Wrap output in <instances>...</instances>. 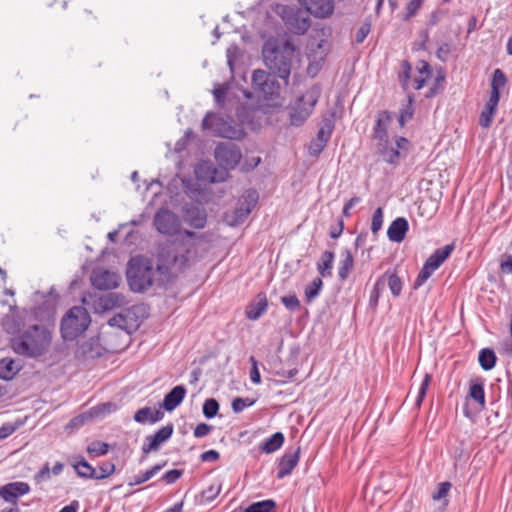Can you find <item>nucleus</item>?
I'll return each mask as SVG.
<instances>
[{
  "mask_svg": "<svg viewBox=\"0 0 512 512\" xmlns=\"http://www.w3.org/2000/svg\"><path fill=\"white\" fill-rule=\"evenodd\" d=\"M182 235L188 239L177 238L159 246L157 271L167 280L177 277L190 266L196 246L195 239L203 238V235L198 236L190 230H184Z\"/></svg>",
  "mask_w": 512,
  "mask_h": 512,
  "instance_id": "nucleus-1",
  "label": "nucleus"
},
{
  "mask_svg": "<svg viewBox=\"0 0 512 512\" xmlns=\"http://www.w3.org/2000/svg\"><path fill=\"white\" fill-rule=\"evenodd\" d=\"M214 157L219 168L209 162L199 164L195 169L199 179L210 183L224 182L229 176V170H233L239 164L242 153L236 144L221 142L215 148Z\"/></svg>",
  "mask_w": 512,
  "mask_h": 512,
  "instance_id": "nucleus-2",
  "label": "nucleus"
},
{
  "mask_svg": "<svg viewBox=\"0 0 512 512\" xmlns=\"http://www.w3.org/2000/svg\"><path fill=\"white\" fill-rule=\"evenodd\" d=\"M52 342L51 331L44 325L34 324L11 340V347L18 355L36 358L44 355Z\"/></svg>",
  "mask_w": 512,
  "mask_h": 512,
  "instance_id": "nucleus-3",
  "label": "nucleus"
},
{
  "mask_svg": "<svg viewBox=\"0 0 512 512\" xmlns=\"http://www.w3.org/2000/svg\"><path fill=\"white\" fill-rule=\"evenodd\" d=\"M294 54L295 47L288 40L280 42L277 39H268L262 48L265 65L286 83L291 73Z\"/></svg>",
  "mask_w": 512,
  "mask_h": 512,
  "instance_id": "nucleus-4",
  "label": "nucleus"
},
{
  "mask_svg": "<svg viewBox=\"0 0 512 512\" xmlns=\"http://www.w3.org/2000/svg\"><path fill=\"white\" fill-rule=\"evenodd\" d=\"M126 276L133 292L146 291L153 284L154 269L151 260L142 255L132 257L127 264Z\"/></svg>",
  "mask_w": 512,
  "mask_h": 512,
  "instance_id": "nucleus-5",
  "label": "nucleus"
},
{
  "mask_svg": "<svg viewBox=\"0 0 512 512\" xmlns=\"http://www.w3.org/2000/svg\"><path fill=\"white\" fill-rule=\"evenodd\" d=\"M90 323L91 318L87 309L82 306H74L61 320V336L66 341H73L88 329Z\"/></svg>",
  "mask_w": 512,
  "mask_h": 512,
  "instance_id": "nucleus-6",
  "label": "nucleus"
},
{
  "mask_svg": "<svg viewBox=\"0 0 512 512\" xmlns=\"http://www.w3.org/2000/svg\"><path fill=\"white\" fill-rule=\"evenodd\" d=\"M321 96L319 86H312L305 94L296 98L289 107V123L291 126H302L312 114L315 105Z\"/></svg>",
  "mask_w": 512,
  "mask_h": 512,
  "instance_id": "nucleus-7",
  "label": "nucleus"
},
{
  "mask_svg": "<svg viewBox=\"0 0 512 512\" xmlns=\"http://www.w3.org/2000/svg\"><path fill=\"white\" fill-rule=\"evenodd\" d=\"M455 245L453 243L447 244L441 248L436 249L424 262L422 269L418 273L413 287L418 289L421 287L431 275L445 262V260L454 251Z\"/></svg>",
  "mask_w": 512,
  "mask_h": 512,
  "instance_id": "nucleus-8",
  "label": "nucleus"
},
{
  "mask_svg": "<svg viewBox=\"0 0 512 512\" xmlns=\"http://www.w3.org/2000/svg\"><path fill=\"white\" fill-rule=\"evenodd\" d=\"M204 130H212L216 135L228 139H241L245 132L239 125L218 117L215 113L209 112L202 120Z\"/></svg>",
  "mask_w": 512,
  "mask_h": 512,
  "instance_id": "nucleus-9",
  "label": "nucleus"
},
{
  "mask_svg": "<svg viewBox=\"0 0 512 512\" xmlns=\"http://www.w3.org/2000/svg\"><path fill=\"white\" fill-rule=\"evenodd\" d=\"M252 87L258 96L264 100H273L280 93V84L275 76L261 69L253 72Z\"/></svg>",
  "mask_w": 512,
  "mask_h": 512,
  "instance_id": "nucleus-10",
  "label": "nucleus"
},
{
  "mask_svg": "<svg viewBox=\"0 0 512 512\" xmlns=\"http://www.w3.org/2000/svg\"><path fill=\"white\" fill-rule=\"evenodd\" d=\"M153 224L160 234L167 236L176 235L181 228L179 217L166 208H161L156 212Z\"/></svg>",
  "mask_w": 512,
  "mask_h": 512,
  "instance_id": "nucleus-11",
  "label": "nucleus"
},
{
  "mask_svg": "<svg viewBox=\"0 0 512 512\" xmlns=\"http://www.w3.org/2000/svg\"><path fill=\"white\" fill-rule=\"evenodd\" d=\"M258 201V193L254 189L247 190L237 202L233 211V219L229 221L232 226L239 225L245 221L248 215L252 212Z\"/></svg>",
  "mask_w": 512,
  "mask_h": 512,
  "instance_id": "nucleus-12",
  "label": "nucleus"
},
{
  "mask_svg": "<svg viewBox=\"0 0 512 512\" xmlns=\"http://www.w3.org/2000/svg\"><path fill=\"white\" fill-rule=\"evenodd\" d=\"M173 431V423H168L154 434L147 435L141 448L142 453L148 455L152 451H157L163 443L171 438Z\"/></svg>",
  "mask_w": 512,
  "mask_h": 512,
  "instance_id": "nucleus-13",
  "label": "nucleus"
},
{
  "mask_svg": "<svg viewBox=\"0 0 512 512\" xmlns=\"http://www.w3.org/2000/svg\"><path fill=\"white\" fill-rule=\"evenodd\" d=\"M120 276L105 269H95L91 275V283L98 290H111L119 286Z\"/></svg>",
  "mask_w": 512,
  "mask_h": 512,
  "instance_id": "nucleus-14",
  "label": "nucleus"
},
{
  "mask_svg": "<svg viewBox=\"0 0 512 512\" xmlns=\"http://www.w3.org/2000/svg\"><path fill=\"white\" fill-rule=\"evenodd\" d=\"M30 492L26 482L16 481L0 486V498L9 504H18V499Z\"/></svg>",
  "mask_w": 512,
  "mask_h": 512,
  "instance_id": "nucleus-15",
  "label": "nucleus"
},
{
  "mask_svg": "<svg viewBox=\"0 0 512 512\" xmlns=\"http://www.w3.org/2000/svg\"><path fill=\"white\" fill-rule=\"evenodd\" d=\"M300 4L316 18L324 19L332 15L334 0H299Z\"/></svg>",
  "mask_w": 512,
  "mask_h": 512,
  "instance_id": "nucleus-16",
  "label": "nucleus"
},
{
  "mask_svg": "<svg viewBox=\"0 0 512 512\" xmlns=\"http://www.w3.org/2000/svg\"><path fill=\"white\" fill-rule=\"evenodd\" d=\"M184 221L194 229H202L207 222V215L203 208L194 204H187L183 207Z\"/></svg>",
  "mask_w": 512,
  "mask_h": 512,
  "instance_id": "nucleus-17",
  "label": "nucleus"
},
{
  "mask_svg": "<svg viewBox=\"0 0 512 512\" xmlns=\"http://www.w3.org/2000/svg\"><path fill=\"white\" fill-rule=\"evenodd\" d=\"M393 119V114L387 110L379 111L376 117L375 125L373 127V139L378 141V144L388 142V127Z\"/></svg>",
  "mask_w": 512,
  "mask_h": 512,
  "instance_id": "nucleus-18",
  "label": "nucleus"
},
{
  "mask_svg": "<svg viewBox=\"0 0 512 512\" xmlns=\"http://www.w3.org/2000/svg\"><path fill=\"white\" fill-rule=\"evenodd\" d=\"M300 459V447L295 450H287L280 458L277 468V478L282 479L290 475Z\"/></svg>",
  "mask_w": 512,
  "mask_h": 512,
  "instance_id": "nucleus-19",
  "label": "nucleus"
},
{
  "mask_svg": "<svg viewBox=\"0 0 512 512\" xmlns=\"http://www.w3.org/2000/svg\"><path fill=\"white\" fill-rule=\"evenodd\" d=\"M332 131L333 124L330 121L326 122L325 125L319 129L317 137L312 140L309 145V154L311 156H318L324 150L331 137Z\"/></svg>",
  "mask_w": 512,
  "mask_h": 512,
  "instance_id": "nucleus-20",
  "label": "nucleus"
},
{
  "mask_svg": "<svg viewBox=\"0 0 512 512\" xmlns=\"http://www.w3.org/2000/svg\"><path fill=\"white\" fill-rule=\"evenodd\" d=\"M1 326L6 333L15 336L19 335L23 331L21 329L23 326V320L17 314V307L15 305H10V312L3 317Z\"/></svg>",
  "mask_w": 512,
  "mask_h": 512,
  "instance_id": "nucleus-21",
  "label": "nucleus"
},
{
  "mask_svg": "<svg viewBox=\"0 0 512 512\" xmlns=\"http://www.w3.org/2000/svg\"><path fill=\"white\" fill-rule=\"evenodd\" d=\"M408 229L409 224L407 219L404 217H398L389 225L387 236L389 240L400 243L405 239Z\"/></svg>",
  "mask_w": 512,
  "mask_h": 512,
  "instance_id": "nucleus-22",
  "label": "nucleus"
},
{
  "mask_svg": "<svg viewBox=\"0 0 512 512\" xmlns=\"http://www.w3.org/2000/svg\"><path fill=\"white\" fill-rule=\"evenodd\" d=\"M186 388L183 385H177L174 388L171 389L170 392H168L163 400V407L166 411H173L176 407H178L185 395H186Z\"/></svg>",
  "mask_w": 512,
  "mask_h": 512,
  "instance_id": "nucleus-23",
  "label": "nucleus"
},
{
  "mask_svg": "<svg viewBox=\"0 0 512 512\" xmlns=\"http://www.w3.org/2000/svg\"><path fill=\"white\" fill-rule=\"evenodd\" d=\"M164 417V412L160 409H152L150 407H143L136 411L134 420L140 424H154Z\"/></svg>",
  "mask_w": 512,
  "mask_h": 512,
  "instance_id": "nucleus-24",
  "label": "nucleus"
},
{
  "mask_svg": "<svg viewBox=\"0 0 512 512\" xmlns=\"http://www.w3.org/2000/svg\"><path fill=\"white\" fill-rule=\"evenodd\" d=\"M378 280L382 281L383 288L385 285L389 287L394 297H398L401 294L403 283L394 270L388 269Z\"/></svg>",
  "mask_w": 512,
  "mask_h": 512,
  "instance_id": "nucleus-25",
  "label": "nucleus"
},
{
  "mask_svg": "<svg viewBox=\"0 0 512 512\" xmlns=\"http://www.w3.org/2000/svg\"><path fill=\"white\" fill-rule=\"evenodd\" d=\"M268 302L265 294H258L257 301L251 303L245 311L246 317L249 320H258L262 314L267 310Z\"/></svg>",
  "mask_w": 512,
  "mask_h": 512,
  "instance_id": "nucleus-26",
  "label": "nucleus"
},
{
  "mask_svg": "<svg viewBox=\"0 0 512 512\" xmlns=\"http://www.w3.org/2000/svg\"><path fill=\"white\" fill-rule=\"evenodd\" d=\"M20 366L12 358H3L0 360V379L11 380L19 372Z\"/></svg>",
  "mask_w": 512,
  "mask_h": 512,
  "instance_id": "nucleus-27",
  "label": "nucleus"
},
{
  "mask_svg": "<svg viewBox=\"0 0 512 512\" xmlns=\"http://www.w3.org/2000/svg\"><path fill=\"white\" fill-rule=\"evenodd\" d=\"M284 440V434L282 432H276L261 442L260 450L267 454L274 453L282 447Z\"/></svg>",
  "mask_w": 512,
  "mask_h": 512,
  "instance_id": "nucleus-28",
  "label": "nucleus"
},
{
  "mask_svg": "<svg viewBox=\"0 0 512 512\" xmlns=\"http://www.w3.org/2000/svg\"><path fill=\"white\" fill-rule=\"evenodd\" d=\"M378 153L382 156L383 160L392 165H396L399 162L400 151L396 147H390L389 141L384 144H377Z\"/></svg>",
  "mask_w": 512,
  "mask_h": 512,
  "instance_id": "nucleus-29",
  "label": "nucleus"
},
{
  "mask_svg": "<svg viewBox=\"0 0 512 512\" xmlns=\"http://www.w3.org/2000/svg\"><path fill=\"white\" fill-rule=\"evenodd\" d=\"M417 70L419 75L416 76L413 80V88L415 90H420L424 87L426 80L430 78L432 72L429 63L425 60H421L419 62Z\"/></svg>",
  "mask_w": 512,
  "mask_h": 512,
  "instance_id": "nucleus-30",
  "label": "nucleus"
},
{
  "mask_svg": "<svg viewBox=\"0 0 512 512\" xmlns=\"http://www.w3.org/2000/svg\"><path fill=\"white\" fill-rule=\"evenodd\" d=\"M276 502L272 499H266L254 502L245 509H234L232 512H273Z\"/></svg>",
  "mask_w": 512,
  "mask_h": 512,
  "instance_id": "nucleus-31",
  "label": "nucleus"
},
{
  "mask_svg": "<svg viewBox=\"0 0 512 512\" xmlns=\"http://www.w3.org/2000/svg\"><path fill=\"white\" fill-rule=\"evenodd\" d=\"M334 257L335 255L332 251H325L322 253L321 259L317 263V270L322 277H328L331 275Z\"/></svg>",
  "mask_w": 512,
  "mask_h": 512,
  "instance_id": "nucleus-32",
  "label": "nucleus"
},
{
  "mask_svg": "<svg viewBox=\"0 0 512 512\" xmlns=\"http://www.w3.org/2000/svg\"><path fill=\"white\" fill-rule=\"evenodd\" d=\"M479 364L482 367L483 370L489 371L492 368H494L496 364V354L495 352L490 348H483L479 352Z\"/></svg>",
  "mask_w": 512,
  "mask_h": 512,
  "instance_id": "nucleus-33",
  "label": "nucleus"
},
{
  "mask_svg": "<svg viewBox=\"0 0 512 512\" xmlns=\"http://www.w3.org/2000/svg\"><path fill=\"white\" fill-rule=\"evenodd\" d=\"M73 467L79 477L86 479H96V469L93 468L84 458L76 461Z\"/></svg>",
  "mask_w": 512,
  "mask_h": 512,
  "instance_id": "nucleus-34",
  "label": "nucleus"
},
{
  "mask_svg": "<svg viewBox=\"0 0 512 512\" xmlns=\"http://www.w3.org/2000/svg\"><path fill=\"white\" fill-rule=\"evenodd\" d=\"M353 265L354 260L351 252L349 250H345L343 253V258L341 259L338 267V276L340 280L344 281L348 278Z\"/></svg>",
  "mask_w": 512,
  "mask_h": 512,
  "instance_id": "nucleus-35",
  "label": "nucleus"
},
{
  "mask_svg": "<svg viewBox=\"0 0 512 512\" xmlns=\"http://www.w3.org/2000/svg\"><path fill=\"white\" fill-rule=\"evenodd\" d=\"M167 464L166 461H164L161 464H156L152 466L150 469L143 473H139L133 477V481L129 483L130 486L133 485H140L148 480H150L152 477H154L165 465Z\"/></svg>",
  "mask_w": 512,
  "mask_h": 512,
  "instance_id": "nucleus-36",
  "label": "nucleus"
},
{
  "mask_svg": "<svg viewBox=\"0 0 512 512\" xmlns=\"http://www.w3.org/2000/svg\"><path fill=\"white\" fill-rule=\"evenodd\" d=\"M469 396L477 402L481 408L485 407L484 385L479 381H472L469 387Z\"/></svg>",
  "mask_w": 512,
  "mask_h": 512,
  "instance_id": "nucleus-37",
  "label": "nucleus"
},
{
  "mask_svg": "<svg viewBox=\"0 0 512 512\" xmlns=\"http://www.w3.org/2000/svg\"><path fill=\"white\" fill-rule=\"evenodd\" d=\"M323 281L321 278L317 277L313 279V281L306 286L304 294L305 300L307 303L312 302L315 298H317L322 290Z\"/></svg>",
  "mask_w": 512,
  "mask_h": 512,
  "instance_id": "nucleus-38",
  "label": "nucleus"
},
{
  "mask_svg": "<svg viewBox=\"0 0 512 512\" xmlns=\"http://www.w3.org/2000/svg\"><path fill=\"white\" fill-rule=\"evenodd\" d=\"M401 69H402V71L398 76L399 82H400L403 90L407 91L409 88L412 66L408 60H403L401 62Z\"/></svg>",
  "mask_w": 512,
  "mask_h": 512,
  "instance_id": "nucleus-39",
  "label": "nucleus"
},
{
  "mask_svg": "<svg viewBox=\"0 0 512 512\" xmlns=\"http://www.w3.org/2000/svg\"><path fill=\"white\" fill-rule=\"evenodd\" d=\"M412 102H413V96L409 95L408 96V104L403 109H401L400 115L398 118L399 125L401 127H404L405 124L408 121H410L414 115V108H413Z\"/></svg>",
  "mask_w": 512,
  "mask_h": 512,
  "instance_id": "nucleus-40",
  "label": "nucleus"
},
{
  "mask_svg": "<svg viewBox=\"0 0 512 512\" xmlns=\"http://www.w3.org/2000/svg\"><path fill=\"white\" fill-rule=\"evenodd\" d=\"M219 411V403L214 398H208L203 404V414L206 418H214Z\"/></svg>",
  "mask_w": 512,
  "mask_h": 512,
  "instance_id": "nucleus-41",
  "label": "nucleus"
},
{
  "mask_svg": "<svg viewBox=\"0 0 512 512\" xmlns=\"http://www.w3.org/2000/svg\"><path fill=\"white\" fill-rule=\"evenodd\" d=\"M255 402L256 400L252 398L237 397L232 401V410L235 413H241L245 408L253 406Z\"/></svg>",
  "mask_w": 512,
  "mask_h": 512,
  "instance_id": "nucleus-42",
  "label": "nucleus"
},
{
  "mask_svg": "<svg viewBox=\"0 0 512 512\" xmlns=\"http://www.w3.org/2000/svg\"><path fill=\"white\" fill-rule=\"evenodd\" d=\"M114 471H115V465L112 462H109V461L102 462L99 465L98 470L96 469V479L100 480V479L107 478L110 475H112L114 473Z\"/></svg>",
  "mask_w": 512,
  "mask_h": 512,
  "instance_id": "nucleus-43",
  "label": "nucleus"
},
{
  "mask_svg": "<svg viewBox=\"0 0 512 512\" xmlns=\"http://www.w3.org/2000/svg\"><path fill=\"white\" fill-rule=\"evenodd\" d=\"M507 78L501 69H495L491 81V89L500 91L506 85Z\"/></svg>",
  "mask_w": 512,
  "mask_h": 512,
  "instance_id": "nucleus-44",
  "label": "nucleus"
},
{
  "mask_svg": "<svg viewBox=\"0 0 512 512\" xmlns=\"http://www.w3.org/2000/svg\"><path fill=\"white\" fill-rule=\"evenodd\" d=\"M495 113L496 109L485 106L479 117V125L483 128L490 127Z\"/></svg>",
  "mask_w": 512,
  "mask_h": 512,
  "instance_id": "nucleus-45",
  "label": "nucleus"
},
{
  "mask_svg": "<svg viewBox=\"0 0 512 512\" xmlns=\"http://www.w3.org/2000/svg\"><path fill=\"white\" fill-rule=\"evenodd\" d=\"M431 375L430 374H426L420 387H419V390H418V395L416 397V400H415V406L417 408H419L426 396V393H427V390H428V386L431 382Z\"/></svg>",
  "mask_w": 512,
  "mask_h": 512,
  "instance_id": "nucleus-46",
  "label": "nucleus"
},
{
  "mask_svg": "<svg viewBox=\"0 0 512 512\" xmlns=\"http://www.w3.org/2000/svg\"><path fill=\"white\" fill-rule=\"evenodd\" d=\"M108 444L104 442H94L88 446L87 451L91 456L99 457L108 453Z\"/></svg>",
  "mask_w": 512,
  "mask_h": 512,
  "instance_id": "nucleus-47",
  "label": "nucleus"
},
{
  "mask_svg": "<svg viewBox=\"0 0 512 512\" xmlns=\"http://www.w3.org/2000/svg\"><path fill=\"white\" fill-rule=\"evenodd\" d=\"M383 209L381 207H378L373 216L371 221V231L373 234H377L383 225Z\"/></svg>",
  "mask_w": 512,
  "mask_h": 512,
  "instance_id": "nucleus-48",
  "label": "nucleus"
},
{
  "mask_svg": "<svg viewBox=\"0 0 512 512\" xmlns=\"http://www.w3.org/2000/svg\"><path fill=\"white\" fill-rule=\"evenodd\" d=\"M281 302L286 309L292 312L299 310L301 306L300 301L295 294L282 296Z\"/></svg>",
  "mask_w": 512,
  "mask_h": 512,
  "instance_id": "nucleus-49",
  "label": "nucleus"
},
{
  "mask_svg": "<svg viewBox=\"0 0 512 512\" xmlns=\"http://www.w3.org/2000/svg\"><path fill=\"white\" fill-rule=\"evenodd\" d=\"M383 289L384 288H383L382 281H379L377 279V281L375 282V284L373 286V289L370 292L369 303L371 306H373V307L377 306L381 292Z\"/></svg>",
  "mask_w": 512,
  "mask_h": 512,
  "instance_id": "nucleus-50",
  "label": "nucleus"
},
{
  "mask_svg": "<svg viewBox=\"0 0 512 512\" xmlns=\"http://www.w3.org/2000/svg\"><path fill=\"white\" fill-rule=\"evenodd\" d=\"M424 0H409L406 4L405 19H409L416 15L418 10L421 8Z\"/></svg>",
  "mask_w": 512,
  "mask_h": 512,
  "instance_id": "nucleus-51",
  "label": "nucleus"
},
{
  "mask_svg": "<svg viewBox=\"0 0 512 512\" xmlns=\"http://www.w3.org/2000/svg\"><path fill=\"white\" fill-rule=\"evenodd\" d=\"M450 488H451L450 482H447V481L441 482L438 485L437 490L432 495L433 500L439 501V500L445 498L448 495Z\"/></svg>",
  "mask_w": 512,
  "mask_h": 512,
  "instance_id": "nucleus-52",
  "label": "nucleus"
},
{
  "mask_svg": "<svg viewBox=\"0 0 512 512\" xmlns=\"http://www.w3.org/2000/svg\"><path fill=\"white\" fill-rule=\"evenodd\" d=\"M118 296L116 294L110 293L106 296H103L99 299V303L101 308L104 310L112 309L117 303Z\"/></svg>",
  "mask_w": 512,
  "mask_h": 512,
  "instance_id": "nucleus-53",
  "label": "nucleus"
},
{
  "mask_svg": "<svg viewBox=\"0 0 512 512\" xmlns=\"http://www.w3.org/2000/svg\"><path fill=\"white\" fill-rule=\"evenodd\" d=\"M292 25L297 34H304L310 28V21L308 18L297 17Z\"/></svg>",
  "mask_w": 512,
  "mask_h": 512,
  "instance_id": "nucleus-54",
  "label": "nucleus"
},
{
  "mask_svg": "<svg viewBox=\"0 0 512 512\" xmlns=\"http://www.w3.org/2000/svg\"><path fill=\"white\" fill-rule=\"evenodd\" d=\"M182 474H183L182 470L172 469V470L165 472L162 475L161 480H163L167 484H173L182 476Z\"/></svg>",
  "mask_w": 512,
  "mask_h": 512,
  "instance_id": "nucleus-55",
  "label": "nucleus"
},
{
  "mask_svg": "<svg viewBox=\"0 0 512 512\" xmlns=\"http://www.w3.org/2000/svg\"><path fill=\"white\" fill-rule=\"evenodd\" d=\"M51 477V470L48 464H45L34 476V480L37 484L46 482Z\"/></svg>",
  "mask_w": 512,
  "mask_h": 512,
  "instance_id": "nucleus-56",
  "label": "nucleus"
},
{
  "mask_svg": "<svg viewBox=\"0 0 512 512\" xmlns=\"http://www.w3.org/2000/svg\"><path fill=\"white\" fill-rule=\"evenodd\" d=\"M371 30V24L368 22L363 23L357 30L355 35V41L356 43L360 44L362 43L365 38L368 36Z\"/></svg>",
  "mask_w": 512,
  "mask_h": 512,
  "instance_id": "nucleus-57",
  "label": "nucleus"
},
{
  "mask_svg": "<svg viewBox=\"0 0 512 512\" xmlns=\"http://www.w3.org/2000/svg\"><path fill=\"white\" fill-rule=\"evenodd\" d=\"M249 360L252 364L251 371H250V379L254 384H260L261 376H260V372L258 369V361L255 359L254 356H251Z\"/></svg>",
  "mask_w": 512,
  "mask_h": 512,
  "instance_id": "nucleus-58",
  "label": "nucleus"
},
{
  "mask_svg": "<svg viewBox=\"0 0 512 512\" xmlns=\"http://www.w3.org/2000/svg\"><path fill=\"white\" fill-rule=\"evenodd\" d=\"M211 430V425H208L206 423H200L195 427L193 434L196 438H202L208 435L211 432Z\"/></svg>",
  "mask_w": 512,
  "mask_h": 512,
  "instance_id": "nucleus-59",
  "label": "nucleus"
},
{
  "mask_svg": "<svg viewBox=\"0 0 512 512\" xmlns=\"http://www.w3.org/2000/svg\"><path fill=\"white\" fill-rule=\"evenodd\" d=\"M500 270L504 274H512V255H505L500 262Z\"/></svg>",
  "mask_w": 512,
  "mask_h": 512,
  "instance_id": "nucleus-60",
  "label": "nucleus"
},
{
  "mask_svg": "<svg viewBox=\"0 0 512 512\" xmlns=\"http://www.w3.org/2000/svg\"><path fill=\"white\" fill-rule=\"evenodd\" d=\"M219 458H220L219 452L216 450H213V449L205 451L200 455V459L203 462H214V461H217Z\"/></svg>",
  "mask_w": 512,
  "mask_h": 512,
  "instance_id": "nucleus-61",
  "label": "nucleus"
},
{
  "mask_svg": "<svg viewBox=\"0 0 512 512\" xmlns=\"http://www.w3.org/2000/svg\"><path fill=\"white\" fill-rule=\"evenodd\" d=\"M226 92H227V88L223 85H218L217 87L214 88L213 95H214L215 101L218 104H220L224 101Z\"/></svg>",
  "mask_w": 512,
  "mask_h": 512,
  "instance_id": "nucleus-62",
  "label": "nucleus"
},
{
  "mask_svg": "<svg viewBox=\"0 0 512 512\" xmlns=\"http://www.w3.org/2000/svg\"><path fill=\"white\" fill-rule=\"evenodd\" d=\"M450 54V45L448 43H444L442 44L437 52H436V56L439 60L441 61H446L448 55Z\"/></svg>",
  "mask_w": 512,
  "mask_h": 512,
  "instance_id": "nucleus-63",
  "label": "nucleus"
},
{
  "mask_svg": "<svg viewBox=\"0 0 512 512\" xmlns=\"http://www.w3.org/2000/svg\"><path fill=\"white\" fill-rule=\"evenodd\" d=\"M16 427L13 424L6 423L0 427V439H5L13 434Z\"/></svg>",
  "mask_w": 512,
  "mask_h": 512,
  "instance_id": "nucleus-64",
  "label": "nucleus"
}]
</instances>
